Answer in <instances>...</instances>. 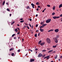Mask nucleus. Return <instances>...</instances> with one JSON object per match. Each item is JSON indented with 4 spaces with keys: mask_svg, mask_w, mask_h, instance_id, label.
<instances>
[{
    "mask_svg": "<svg viewBox=\"0 0 62 62\" xmlns=\"http://www.w3.org/2000/svg\"><path fill=\"white\" fill-rule=\"evenodd\" d=\"M15 34H14L13 35H12V37H14V36H15Z\"/></svg>",
    "mask_w": 62,
    "mask_h": 62,
    "instance_id": "nucleus-35",
    "label": "nucleus"
},
{
    "mask_svg": "<svg viewBox=\"0 0 62 62\" xmlns=\"http://www.w3.org/2000/svg\"><path fill=\"white\" fill-rule=\"evenodd\" d=\"M24 22V20H22L20 21V23H23Z\"/></svg>",
    "mask_w": 62,
    "mask_h": 62,
    "instance_id": "nucleus-30",
    "label": "nucleus"
},
{
    "mask_svg": "<svg viewBox=\"0 0 62 62\" xmlns=\"http://www.w3.org/2000/svg\"><path fill=\"white\" fill-rule=\"evenodd\" d=\"M57 58V55H56L55 56V59H56Z\"/></svg>",
    "mask_w": 62,
    "mask_h": 62,
    "instance_id": "nucleus-17",
    "label": "nucleus"
},
{
    "mask_svg": "<svg viewBox=\"0 0 62 62\" xmlns=\"http://www.w3.org/2000/svg\"><path fill=\"white\" fill-rule=\"evenodd\" d=\"M14 53H12V56H14Z\"/></svg>",
    "mask_w": 62,
    "mask_h": 62,
    "instance_id": "nucleus-37",
    "label": "nucleus"
},
{
    "mask_svg": "<svg viewBox=\"0 0 62 62\" xmlns=\"http://www.w3.org/2000/svg\"><path fill=\"white\" fill-rule=\"evenodd\" d=\"M54 31L56 33H57L58 31H59V29H57L55 30Z\"/></svg>",
    "mask_w": 62,
    "mask_h": 62,
    "instance_id": "nucleus-6",
    "label": "nucleus"
},
{
    "mask_svg": "<svg viewBox=\"0 0 62 62\" xmlns=\"http://www.w3.org/2000/svg\"><path fill=\"white\" fill-rule=\"evenodd\" d=\"M46 25H47V24H44L43 25L44 27V26H46Z\"/></svg>",
    "mask_w": 62,
    "mask_h": 62,
    "instance_id": "nucleus-22",
    "label": "nucleus"
},
{
    "mask_svg": "<svg viewBox=\"0 0 62 62\" xmlns=\"http://www.w3.org/2000/svg\"><path fill=\"white\" fill-rule=\"evenodd\" d=\"M46 41L48 43H51V40L49 38H47L46 39Z\"/></svg>",
    "mask_w": 62,
    "mask_h": 62,
    "instance_id": "nucleus-2",
    "label": "nucleus"
},
{
    "mask_svg": "<svg viewBox=\"0 0 62 62\" xmlns=\"http://www.w3.org/2000/svg\"><path fill=\"white\" fill-rule=\"evenodd\" d=\"M40 30L41 32H43L44 31L43 29H40Z\"/></svg>",
    "mask_w": 62,
    "mask_h": 62,
    "instance_id": "nucleus-13",
    "label": "nucleus"
},
{
    "mask_svg": "<svg viewBox=\"0 0 62 62\" xmlns=\"http://www.w3.org/2000/svg\"><path fill=\"white\" fill-rule=\"evenodd\" d=\"M53 48H55L56 47V46H53Z\"/></svg>",
    "mask_w": 62,
    "mask_h": 62,
    "instance_id": "nucleus-25",
    "label": "nucleus"
},
{
    "mask_svg": "<svg viewBox=\"0 0 62 62\" xmlns=\"http://www.w3.org/2000/svg\"><path fill=\"white\" fill-rule=\"evenodd\" d=\"M6 4H7V5H8V3H6Z\"/></svg>",
    "mask_w": 62,
    "mask_h": 62,
    "instance_id": "nucleus-54",
    "label": "nucleus"
},
{
    "mask_svg": "<svg viewBox=\"0 0 62 62\" xmlns=\"http://www.w3.org/2000/svg\"><path fill=\"white\" fill-rule=\"evenodd\" d=\"M51 21V19H48L46 21V23H49Z\"/></svg>",
    "mask_w": 62,
    "mask_h": 62,
    "instance_id": "nucleus-3",
    "label": "nucleus"
},
{
    "mask_svg": "<svg viewBox=\"0 0 62 62\" xmlns=\"http://www.w3.org/2000/svg\"><path fill=\"white\" fill-rule=\"evenodd\" d=\"M60 17H62V14L60 15Z\"/></svg>",
    "mask_w": 62,
    "mask_h": 62,
    "instance_id": "nucleus-38",
    "label": "nucleus"
},
{
    "mask_svg": "<svg viewBox=\"0 0 62 62\" xmlns=\"http://www.w3.org/2000/svg\"><path fill=\"white\" fill-rule=\"evenodd\" d=\"M14 50V48H11L9 50V51H12V50Z\"/></svg>",
    "mask_w": 62,
    "mask_h": 62,
    "instance_id": "nucleus-19",
    "label": "nucleus"
},
{
    "mask_svg": "<svg viewBox=\"0 0 62 62\" xmlns=\"http://www.w3.org/2000/svg\"><path fill=\"white\" fill-rule=\"evenodd\" d=\"M14 39H16V37H15L14 38Z\"/></svg>",
    "mask_w": 62,
    "mask_h": 62,
    "instance_id": "nucleus-60",
    "label": "nucleus"
},
{
    "mask_svg": "<svg viewBox=\"0 0 62 62\" xmlns=\"http://www.w3.org/2000/svg\"><path fill=\"white\" fill-rule=\"evenodd\" d=\"M15 31H16V32H17V31H17V29H15Z\"/></svg>",
    "mask_w": 62,
    "mask_h": 62,
    "instance_id": "nucleus-27",
    "label": "nucleus"
},
{
    "mask_svg": "<svg viewBox=\"0 0 62 62\" xmlns=\"http://www.w3.org/2000/svg\"><path fill=\"white\" fill-rule=\"evenodd\" d=\"M44 24V23L43 22H42L41 23V25H42V24Z\"/></svg>",
    "mask_w": 62,
    "mask_h": 62,
    "instance_id": "nucleus-28",
    "label": "nucleus"
},
{
    "mask_svg": "<svg viewBox=\"0 0 62 62\" xmlns=\"http://www.w3.org/2000/svg\"><path fill=\"white\" fill-rule=\"evenodd\" d=\"M38 24H37L35 26V27H38Z\"/></svg>",
    "mask_w": 62,
    "mask_h": 62,
    "instance_id": "nucleus-31",
    "label": "nucleus"
},
{
    "mask_svg": "<svg viewBox=\"0 0 62 62\" xmlns=\"http://www.w3.org/2000/svg\"><path fill=\"white\" fill-rule=\"evenodd\" d=\"M26 27H27V28H28V29H29V27H28V26H26Z\"/></svg>",
    "mask_w": 62,
    "mask_h": 62,
    "instance_id": "nucleus-46",
    "label": "nucleus"
},
{
    "mask_svg": "<svg viewBox=\"0 0 62 62\" xmlns=\"http://www.w3.org/2000/svg\"><path fill=\"white\" fill-rule=\"evenodd\" d=\"M47 50H50V48H48L47 49Z\"/></svg>",
    "mask_w": 62,
    "mask_h": 62,
    "instance_id": "nucleus-41",
    "label": "nucleus"
},
{
    "mask_svg": "<svg viewBox=\"0 0 62 62\" xmlns=\"http://www.w3.org/2000/svg\"><path fill=\"white\" fill-rule=\"evenodd\" d=\"M18 52H20V49H19L18 51H17Z\"/></svg>",
    "mask_w": 62,
    "mask_h": 62,
    "instance_id": "nucleus-39",
    "label": "nucleus"
},
{
    "mask_svg": "<svg viewBox=\"0 0 62 62\" xmlns=\"http://www.w3.org/2000/svg\"><path fill=\"white\" fill-rule=\"evenodd\" d=\"M54 30V29H52V30H49V31H48V32H51V31H53Z\"/></svg>",
    "mask_w": 62,
    "mask_h": 62,
    "instance_id": "nucleus-12",
    "label": "nucleus"
},
{
    "mask_svg": "<svg viewBox=\"0 0 62 62\" xmlns=\"http://www.w3.org/2000/svg\"><path fill=\"white\" fill-rule=\"evenodd\" d=\"M60 17L59 16H53V18L54 19H58V18H59Z\"/></svg>",
    "mask_w": 62,
    "mask_h": 62,
    "instance_id": "nucleus-4",
    "label": "nucleus"
},
{
    "mask_svg": "<svg viewBox=\"0 0 62 62\" xmlns=\"http://www.w3.org/2000/svg\"><path fill=\"white\" fill-rule=\"evenodd\" d=\"M58 38V37L57 36L55 38H54V40L55 41L56 43H57L58 42V40L57 39Z\"/></svg>",
    "mask_w": 62,
    "mask_h": 62,
    "instance_id": "nucleus-1",
    "label": "nucleus"
},
{
    "mask_svg": "<svg viewBox=\"0 0 62 62\" xmlns=\"http://www.w3.org/2000/svg\"><path fill=\"white\" fill-rule=\"evenodd\" d=\"M36 5H39V2H37V3H36Z\"/></svg>",
    "mask_w": 62,
    "mask_h": 62,
    "instance_id": "nucleus-34",
    "label": "nucleus"
},
{
    "mask_svg": "<svg viewBox=\"0 0 62 62\" xmlns=\"http://www.w3.org/2000/svg\"><path fill=\"white\" fill-rule=\"evenodd\" d=\"M38 31H39V30H36V32H38Z\"/></svg>",
    "mask_w": 62,
    "mask_h": 62,
    "instance_id": "nucleus-59",
    "label": "nucleus"
},
{
    "mask_svg": "<svg viewBox=\"0 0 62 62\" xmlns=\"http://www.w3.org/2000/svg\"><path fill=\"white\" fill-rule=\"evenodd\" d=\"M23 20V18H21V19H20V20Z\"/></svg>",
    "mask_w": 62,
    "mask_h": 62,
    "instance_id": "nucleus-51",
    "label": "nucleus"
},
{
    "mask_svg": "<svg viewBox=\"0 0 62 62\" xmlns=\"http://www.w3.org/2000/svg\"><path fill=\"white\" fill-rule=\"evenodd\" d=\"M35 61V59H30V62H34Z\"/></svg>",
    "mask_w": 62,
    "mask_h": 62,
    "instance_id": "nucleus-7",
    "label": "nucleus"
},
{
    "mask_svg": "<svg viewBox=\"0 0 62 62\" xmlns=\"http://www.w3.org/2000/svg\"><path fill=\"white\" fill-rule=\"evenodd\" d=\"M38 16V14H37L36 15V17H37Z\"/></svg>",
    "mask_w": 62,
    "mask_h": 62,
    "instance_id": "nucleus-49",
    "label": "nucleus"
},
{
    "mask_svg": "<svg viewBox=\"0 0 62 62\" xmlns=\"http://www.w3.org/2000/svg\"><path fill=\"white\" fill-rule=\"evenodd\" d=\"M53 10H55V6H54V7L53 8Z\"/></svg>",
    "mask_w": 62,
    "mask_h": 62,
    "instance_id": "nucleus-24",
    "label": "nucleus"
},
{
    "mask_svg": "<svg viewBox=\"0 0 62 62\" xmlns=\"http://www.w3.org/2000/svg\"><path fill=\"white\" fill-rule=\"evenodd\" d=\"M30 8V7H29V6H28L27 7V9H29V8L30 9V8Z\"/></svg>",
    "mask_w": 62,
    "mask_h": 62,
    "instance_id": "nucleus-21",
    "label": "nucleus"
},
{
    "mask_svg": "<svg viewBox=\"0 0 62 62\" xmlns=\"http://www.w3.org/2000/svg\"><path fill=\"white\" fill-rule=\"evenodd\" d=\"M25 25H27V24L26 23H25Z\"/></svg>",
    "mask_w": 62,
    "mask_h": 62,
    "instance_id": "nucleus-56",
    "label": "nucleus"
},
{
    "mask_svg": "<svg viewBox=\"0 0 62 62\" xmlns=\"http://www.w3.org/2000/svg\"><path fill=\"white\" fill-rule=\"evenodd\" d=\"M15 23V21H13V22H12V23L11 24V25H12V24H14V23Z\"/></svg>",
    "mask_w": 62,
    "mask_h": 62,
    "instance_id": "nucleus-20",
    "label": "nucleus"
},
{
    "mask_svg": "<svg viewBox=\"0 0 62 62\" xmlns=\"http://www.w3.org/2000/svg\"><path fill=\"white\" fill-rule=\"evenodd\" d=\"M27 54H26L25 55V56H27Z\"/></svg>",
    "mask_w": 62,
    "mask_h": 62,
    "instance_id": "nucleus-58",
    "label": "nucleus"
},
{
    "mask_svg": "<svg viewBox=\"0 0 62 62\" xmlns=\"http://www.w3.org/2000/svg\"><path fill=\"white\" fill-rule=\"evenodd\" d=\"M31 27H32V29H33V26L32 25Z\"/></svg>",
    "mask_w": 62,
    "mask_h": 62,
    "instance_id": "nucleus-50",
    "label": "nucleus"
},
{
    "mask_svg": "<svg viewBox=\"0 0 62 62\" xmlns=\"http://www.w3.org/2000/svg\"><path fill=\"white\" fill-rule=\"evenodd\" d=\"M49 58H50V56H46V59L47 60H48V59H49Z\"/></svg>",
    "mask_w": 62,
    "mask_h": 62,
    "instance_id": "nucleus-10",
    "label": "nucleus"
},
{
    "mask_svg": "<svg viewBox=\"0 0 62 62\" xmlns=\"http://www.w3.org/2000/svg\"><path fill=\"white\" fill-rule=\"evenodd\" d=\"M35 37H37V34H36L35 35Z\"/></svg>",
    "mask_w": 62,
    "mask_h": 62,
    "instance_id": "nucleus-36",
    "label": "nucleus"
},
{
    "mask_svg": "<svg viewBox=\"0 0 62 62\" xmlns=\"http://www.w3.org/2000/svg\"><path fill=\"white\" fill-rule=\"evenodd\" d=\"M10 16H11V14H10Z\"/></svg>",
    "mask_w": 62,
    "mask_h": 62,
    "instance_id": "nucleus-63",
    "label": "nucleus"
},
{
    "mask_svg": "<svg viewBox=\"0 0 62 62\" xmlns=\"http://www.w3.org/2000/svg\"><path fill=\"white\" fill-rule=\"evenodd\" d=\"M22 42H23V40H24V39H22Z\"/></svg>",
    "mask_w": 62,
    "mask_h": 62,
    "instance_id": "nucleus-47",
    "label": "nucleus"
},
{
    "mask_svg": "<svg viewBox=\"0 0 62 62\" xmlns=\"http://www.w3.org/2000/svg\"><path fill=\"white\" fill-rule=\"evenodd\" d=\"M44 10H43L42 11V12H44Z\"/></svg>",
    "mask_w": 62,
    "mask_h": 62,
    "instance_id": "nucleus-57",
    "label": "nucleus"
},
{
    "mask_svg": "<svg viewBox=\"0 0 62 62\" xmlns=\"http://www.w3.org/2000/svg\"><path fill=\"white\" fill-rule=\"evenodd\" d=\"M17 34L18 35H19V34H20V32L19 31L17 33Z\"/></svg>",
    "mask_w": 62,
    "mask_h": 62,
    "instance_id": "nucleus-40",
    "label": "nucleus"
},
{
    "mask_svg": "<svg viewBox=\"0 0 62 62\" xmlns=\"http://www.w3.org/2000/svg\"><path fill=\"white\" fill-rule=\"evenodd\" d=\"M53 52V50H50V51H49L48 52V53H51V52Z\"/></svg>",
    "mask_w": 62,
    "mask_h": 62,
    "instance_id": "nucleus-14",
    "label": "nucleus"
},
{
    "mask_svg": "<svg viewBox=\"0 0 62 62\" xmlns=\"http://www.w3.org/2000/svg\"><path fill=\"white\" fill-rule=\"evenodd\" d=\"M55 15V13H52V15Z\"/></svg>",
    "mask_w": 62,
    "mask_h": 62,
    "instance_id": "nucleus-29",
    "label": "nucleus"
},
{
    "mask_svg": "<svg viewBox=\"0 0 62 62\" xmlns=\"http://www.w3.org/2000/svg\"><path fill=\"white\" fill-rule=\"evenodd\" d=\"M62 7V4H61L60 5L59 7V8H61Z\"/></svg>",
    "mask_w": 62,
    "mask_h": 62,
    "instance_id": "nucleus-11",
    "label": "nucleus"
},
{
    "mask_svg": "<svg viewBox=\"0 0 62 62\" xmlns=\"http://www.w3.org/2000/svg\"><path fill=\"white\" fill-rule=\"evenodd\" d=\"M7 11H10V10H9V9L8 8L7 9Z\"/></svg>",
    "mask_w": 62,
    "mask_h": 62,
    "instance_id": "nucleus-26",
    "label": "nucleus"
},
{
    "mask_svg": "<svg viewBox=\"0 0 62 62\" xmlns=\"http://www.w3.org/2000/svg\"><path fill=\"white\" fill-rule=\"evenodd\" d=\"M30 51H31V52H33V50H30Z\"/></svg>",
    "mask_w": 62,
    "mask_h": 62,
    "instance_id": "nucleus-61",
    "label": "nucleus"
},
{
    "mask_svg": "<svg viewBox=\"0 0 62 62\" xmlns=\"http://www.w3.org/2000/svg\"><path fill=\"white\" fill-rule=\"evenodd\" d=\"M46 58H47V57L46 56L44 58V59H46Z\"/></svg>",
    "mask_w": 62,
    "mask_h": 62,
    "instance_id": "nucleus-44",
    "label": "nucleus"
},
{
    "mask_svg": "<svg viewBox=\"0 0 62 62\" xmlns=\"http://www.w3.org/2000/svg\"><path fill=\"white\" fill-rule=\"evenodd\" d=\"M43 27H44L43 25H42V26H40L39 27L40 28H43Z\"/></svg>",
    "mask_w": 62,
    "mask_h": 62,
    "instance_id": "nucleus-16",
    "label": "nucleus"
},
{
    "mask_svg": "<svg viewBox=\"0 0 62 62\" xmlns=\"http://www.w3.org/2000/svg\"><path fill=\"white\" fill-rule=\"evenodd\" d=\"M29 25L30 26V27H31V24H29Z\"/></svg>",
    "mask_w": 62,
    "mask_h": 62,
    "instance_id": "nucleus-45",
    "label": "nucleus"
},
{
    "mask_svg": "<svg viewBox=\"0 0 62 62\" xmlns=\"http://www.w3.org/2000/svg\"><path fill=\"white\" fill-rule=\"evenodd\" d=\"M41 41H42L41 40H40L38 42V44H40L41 43Z\"/></svg>",
    "mask_w": 62,
    "mask_h": 62,
    "instance_id": "nucleus-15",
    "label": "nucleus"
},
{
    "mask_svg": "<svg viewBox=\"0 0 62 62\" xmlns=\"http://www.w3.org/2000/svg\"><path fill=\"white\" fill-rule=\"evenodd\" d=\"M45 51H46V50H42V52H45Z\"/></svg>",
    "mask_w": 62,
    "mask_h": 62,
    "instance_id": "nucleus-32",
    "label": "nucleus"
},
{
    "mask_svg": "<svg viewBox=\"0 0 62 62\" xmlns=\"http://www.w3.org/2000/svg\"><path fill=\"white\" fill-rule=\"evenodd\" d=\"M31 5L32 6V8H35V7H34V6H35V5L33 3H31Z\"/></svg>",
    "mask_w": 62,
    "mask_h": 62,
    "instance_id": "nucleus-8",
    "label": "nucleus"
},
{
    "mask_svg": "<svg viewBox=\"0 0 62 62\" xmlns=\"http://www.w3.org/2000/svg\"><path fill=\"white\" fill-rule=\"evenodd\" d=\"M44 42L40 44V45L41 46H43L44 44Z\"/></svg>",
    "mask_w": 62,
    "mask_h": 62,
    "instance_id": "nucleus-9",
    "label": "nucleus"
},
{
    "mask_svg": "<svg viewBox=\"0 0 62 62\" xmlns=\"http://www.w3.org/2000/svg\"><path fill=\"white\" fill-rule=\"evenodd\" d=\"M38 8H40V6H38Z\"/></svg>",
    "mask_w": 62,
    "mask_h": 62,
    "instance_id": "nucleus-52",
    "label": "nucleus"
},
{
    "mask_svg": "<svg viewBox=\"0 0 62 62\" xmlns=\"http://www.w3.org/2000/svg\"><path fill=\"white\" fill-rule=\"evenodd\" d=\"M51 62H54V61H51Z\"/></svg>",
    "mask_w": 62,
    "mask_h": 62,
    "instance_id": "nucleus-64",
    "label": "nucleus"
},
{
    "mask_svg": "<svg viewBox=\"0 0 62 62\" xmlns=\"http://www.w3.org/2000/svg\"><path fill=\"white\" fill-rule=\"evenodd\" d=\"M5 3V1H4L2 3V5H3V6H4V5Z\"/></svg>",
    "mask_w": 62,
    "mask_h": 62,
    "instance_id": "nucleus-18",
    "label": "nucleus"
},
{
    "mask_svg": "<svg viewBox=\"0 0 62 62\" xmlns=\"http://www.w3.org/2000/svg\"><path fill=\"white\" fill-rule=\"evenodd\" d=\"M35 50H36V51H38V49L36 48Z\"/></svg>",
    "mask_w": 62,
    "mask_h": 62,
    "instance_id": "nucleus-48",
    "label": "nucleus"
},
{
    "mask_svg": "<svg viewBox=\"0 0 62 62\" xmlns=\"http://www.w3.org/2000/svg\"><path fill=\"white\" fill-rule=\"evenodd\" d=\"M29 20L30 21H32V19H31V18H30Z\"/></svg>",
    "mask_w": 62,
    "mask_h": 62,
    "instance_id": "nucleus-43",
    "label": "nucleus"
},
{
    "mask_svg": "<svg viewBox=\"0 0 62 62\" xmlns=\"http://www.w3.org/2000/svg\"><path fill=\"white\" fill-rule=\"evenodd\" d=\"M36 10H37V11H38L39 10V9L37 8L36 9Z\"/></svg>",
    "mask_w": 62,
    "mask_h": 62,
    "instance_id": "nucleus-53",
    "label": "nucleus"
},
{
    "mask_svg": "<svg viewBox=\"0 0 62 62\" xmlns=\"http://www.w3.org/2000/svg\"><path fill=\"white\" fill-rule=\"evenodd\" d=\"M17 26H20V25H19V24H17Z\"/></svg>",
    "mask_w": 62,
    "mask_h": 62,
    "instance_id": "nucleus-62",
    "label": "nucleus"
},
{
    "mask_svg": "<svg viewBox=\"0 0 62 62\" xmlns=\"http://www.w3.org/2000/svg\"><path fill=\"white\" fill-rule=\"evenodd\" d=\"M60 57V58H62V56H61Z\"/></svg>",
    "mask_w": 62,
    "mask_h": 62,
    "instance_id": "nucleus-42",
    "label": "nucleus"
},
{
    "mask_svg": "<svg viewBox=\"0 0 62 62\" xmlns=\"http://www.w3.org/2000/svg\"><path fill=\"white\" fill-rule=\"evenodd\" d=\"M47 7H50V5H47Z\"/></svg>",
    "mask_w": 62,
    "mask_h": 62,
    "instance_id": "nucleus-33",
    "label": "nucleus"
},
{
    "mask_svg": "<svg viewBox=\"0 0 62 62\" xmlns=\"http://www.w3.org/2000/svg\"><path fill=\"white\" fill-rule=\"evenodd\" d=\"M46 56V54H45L42 56V57H44Z\"/></svg>",
    "mask_w": 62,
    "mask_h": 62,
    "instance_id": "nucleus-23",
    "label": "nucleus"
},
{
    "mask_svg": "<svg viewBox=\"0 0 62 62\" xmlns=\"http://www.w3.org/2000/svg\"><path fill=\"white\" fill-rule=\"evenodd\" d=\"M42 55H43L42 54H41V53H39V54L37 57H41V56H42Z\"/></svg>",
    "mask_w": 62,
    "mask_h": 62,
    "instance_id": "nucleus-5",
    "label": "nucleus"
},
{
    "mask_svg": "<svg viewBox=\"0 0 62 62\" xmlns=\"http://www.w3.org/2000/svg\"><path fill=\"white\" fill-rule=\"evenodd\" d=\"M46 8H45L44 9V10L45 11V10H46Z\"/></svg>",
    "mask_w": 62,
    "mask_h": 62,
    "instance_id": "nucleus-55",
    "label": "nucleus"
}]
</instances>
